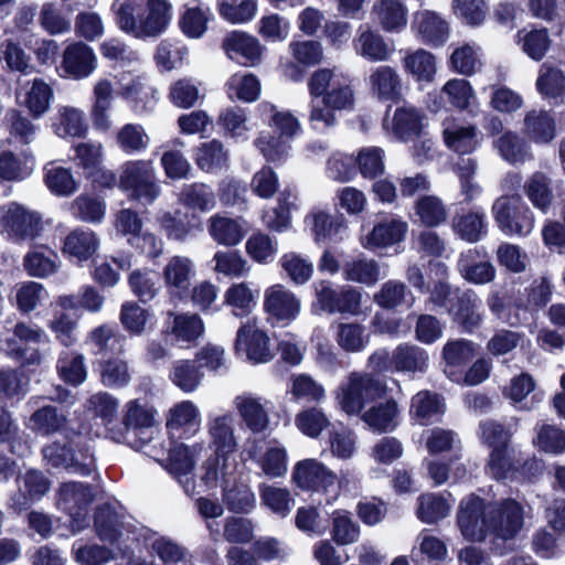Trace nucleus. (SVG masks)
I'll use <instances>...</instances> for the list:
<instances>
[{
	"instance_id": "nucleus-1",
	"label": "nucleus",
	"mask_w": 565,
	"mask_h": 565,
	"mask_svg": "<svg viewBox=\"0 0 565 565\" xmlns=\"http://www.w3.org/2000/svg\"><path fill=\"white\" fill-rule=\"evenodd\" d=\"M310 94V126L322 131L335 125L337 110H351L355 95L351 81L331 68L315 71L308 81Z\"/></svg>"
},
{
	"instance_id": "nucleus-2",
	"label": "nucleus",
	"mask_w": 565,
	"mask_h": 565,
	"mask_svg": "<svg viewBox=\"0 0 565 565\" xmlns=\"http://www.w3.org/2000/svg\"><path fill=\"white\" fill-rule=\"evenodd\" d=\"M113 11L119 30L138 40L160 36L172 20L169 0H115Z\"/></svg>"
},
{
	"instance_id": "nucleus-3",
	"label": "nucleus",
	"mask_w": 565,
	"mask_h": 565,
	"mask_svg": "<svg viewBox=\"0 0 565 565\" xmlns=\"http://www.w3.org/2000/svg\"><path fill=\"white\" fill-rule=\"evenodd\" d=\"M118 188L131 200L152 204L160 195L152 160H130L120 168Z\"/></svg>"
},
{
	"instance_id": "nucleus-4",
	"label": "nucleus",
	"mask_w": 565,
	"mask_h": 565,
	"mask_svg": "<svg viewBox=\"0 0 565 565\" xmlns=\"http://www.w3.org/2000/svg\"><path fill=\"white\" fill-rule=\"evenodd\" d=\"M386 386L367 374L351 373L337 393L339 407L348 415L360 414L366 404L382 398Z\"/></svg>"
},
{
	"instance_id": "nucleus-5",
	"label": "nucleus",
	"mask_w": 565,
	"mask_h": 565,
	"mask_svg": "<svg viewBox=\"0 0 565 565\" xmlns=\"http://www.w3.org/2000/svg\"><path fill=\"white\" fill-rule=\"evenodd\" d=\"M492 213L505 235L526 236L534 228V214L519 194L498 198L492 205Z\"/></svg>"
},
{
	"instance_id": "nucleus-6",
	"label": "nucleus",
	"mask_w": 565,
	"mask_h": 565,
	"mask_svg": "<svg viewBox=\"0 0 565 565\" xmlns=\"http://www.w3.org/2000/svg\"><path fill=\"white\" fill-rule=\"evenodd\" d=\"M315 311L358 316L361 312L362 294L356 288L343 286L333 288L332 282L319 280L313 285Z\"/></svg>"
},
{
	"instance_id": "nucleus-7",
	"label": "nucleus",
	"mask_w": 565,
	"mask_h": 565,
	"mask_svg": "<svg viewBox=\"0 0 565 565\" xmlns=\"http://www.w3.org/2000/svg\"><path fill=\"white\" fill-rule=\"evenodd\" d=\"M42 230L41 215L11 201L0 205V233L14 241L35 238Z\"/></svg>"
},
{
	"instance_id": "nucleus-8",
	"label": "nucleus",
	"mask_w": 565,
	"mask_h": 565,
	"mask_svg": "<svg viewBox=\"0 0 565 565\" xmlns=\"http://www.w3.org/2000/svg\"><path fill=\"white\" fill-rule=\"evenodd\" d=\"M204 443H194L186 445L184 443H172L168 458L163 467L172 475L190 495L195 493L193 471L198 457L204 450Z\"/></svg>"
},
{
	"instance_id": "nucleus-9",
	"label": "nucleus",
	"mask_w": 565,
	"mask_h": 565,
	"mask_svg": "<svg viewBox=\"0 0 565 565\" xmlns=\"http://www.w3.org/2000/svg\"><path fill=\"white\" fill-rule=\"evenodd\" d=\"M228 468L227 456L214 452V456L204 461L202 466L201 482L206 490L214 489L218 486L223 487L224 497L230 508L237 511H245L253 504V493L244 489L239 491V494L242 495L239 501H235L234 491L226 489L228 483L227 476L230 475Z\"/></svg>"
},
{
	"instance_id": "nucleus-10",
	"label": "nucleus",
	"mask_w": 565,
	"mask_h": 565,
	"mask_svg": "<svg viewBox=\"0 0 565 565\" xmlns=\"http://www.w3.org/2000/svg\"><path fill=\"white\" fill-rule=\"evenodd\" d=\"M235 352L253 364L268 363L274 359L270 339L255 319L244 322L236 332Z\"/></svg>"
},
{
	"instance_id": "nucleus-11",
	"label": "nucleus",
	"mask_w": 565,
	"mask_h": 565,
	"mask_svg": "<svg viewBox=\"0 0 565 565\" xmlns=\"http://www.w3.org/2000/svg\"><path fill=\"white\" fill-rule=\"evenodd\" d=\"M264 311L271 322L288 326L301 311L298 296L282 284H274L264 291Z\"/></svg>"
},
{
	"instance_id": "nucleus-12",
	"label": "nucleus",
	"mask_w": 565,
	"mask_h": 565,
	"mask_svg": "<svg viewBox=\"0 0 565 565\" xmlns=\"http://www.w3.org/2000/svg\"><path fill=\"white\" fill-rule=\"evenodd\" d=\"M457 523L462 536L468 541L482 542L488 533H491L488 505L476 495H469L461 501Z\"/></svg>"
},
{
	"instance_id": "nucleus-13",
	"label": "nucleus",
	"mask_w": 565,
	"mask_h": 565,
	"mask_svg": "<svg viewBox=\"0 0 565 565\" xmlns=\"http://www.w3.org/2000/svg\"><path fill=\"white\" fill-rule=\"evenodd\" d=\"M491 533L502 540H511L523 529L524 509L514 499L488 504Z\"/></svg>"
},
{
	"instance_id": "nucleus-14",
	"label": "nucleus",
	"mask_w": 565,
	"mask_h": 565,
	"mask_svg": "<svg viewBox=\"0 0 565 565\" xmlns=\"http://www.w3.org/2000/svg\"><path fill=\"white\" fill-rule=\"evenodd\" d=\"M234 408L246 428L262 434L270 426L271 402L252 392H243L233 399Z\"/></svg>"
},
{
	"instance_id": "nucleus-15",
	"label": "nucleus",
	"mask_w": 565,
	"mask_h": 565,
	"mask_svg": "<svg viewBox=\"0 0 565 565\" xmlns=\"http://www.w3.org/2000/svg\"><path fill=\"white\" fill-rule=\"evenodd\" d=\"M97 65L98 61L94 50L78 41L65 46L58 70L62 77L78 81L90 76Z\"/></svg>"
},
{
	"instance_id": "nucleus-16",
	"label": "nucleus",
	"mask_w": 565,
	"mask_h": 565,
	"mask_svg": "<svg viewBox=\"0 0 565 565\" xmlns=\"http://www.w3.org/2000/svg\"><path fill=\"white\" fill-rule=\"evenodd\" d=\"M156 415L157 411L147 403H141L140 399L129 401L125 405L124 428L108 429L109 437L117 443L126 441L128 440V433L138 434L152 428L156 423Z\"/></svg>"
},
{
	"instance_id": "nucleus-17",
	"label": "nucleus",
	"mask_w": 565,
	"mask_h": 565,
	"mask_svg": "<svg viewBox=\"0 0 565 565\" xmlns=\"http://www.w3.org/2000/svg\"><path fill=\"white\" fill-rule=\"evenodd\" d=\"M292 481L302 490L327 491L337 481V476L317 459L297 462L292 470Z\"/></svg>"
},
{
	"instance_id": "nucleus-18",
	"label": "nucleus",
	"mask_w": 565,
	"mask_h": 565,
	"mask_svg": "<svg viewBox=\"0 0 565 565\" xmlns=\"http://www.w3.org/2000/svg\"><path fill=\"white\" fill-rule=\"evenodd\" d=\"M443 138L447 148L459 154L473 152L481 141L476 125L452 117L446 118L443 122Z\"/></svg>"
},
{
	"instance_id": "nucleus-19",
	"label": "nucleus",
	"mask_w": 565,
	"mask_h": 565,
	"mask_svg": "<svg viewBox=\"0 0 565 565\" xmlns=\"http://www.w3.org/2000/svg\"><path fill=\"white\" fill-rule=\"evenodd\" d=\"M53 96L52 87L42 78L26 81L15 94L17 103L34 119L41 118L50 109Z\"/></svg>"
},
{
	"instance_id": "nucleus-20",
	"label": "nucleus",
	"mask_w": 565,
	"mask_h": 565,
	"mask_svg": "<svg viewBox=\"0 0 565 565\" xmlns=\"http://www.w3.org/2000/svg\"><path fill=\"white\" fill-rule=\"evenodd\" d=\"M222 47L228 58L244 65L259 63L264 51L257 38L237 30L225 35Z\"/></svg>"
},
{
	"instance_id": "nucleus-21",
	"label": "nucleus",
	"mask_w": 565,
	"mask_h": 565,
	"mask_svg": "<svg viewBox=\"0 0 565 565\" xmlns=\"http://www.w3.org/2000/svg\"><path fill=\"white\" fill-rule=\"evenodd\" d=\"M367 85L372 97L381 102L397 100L403 96V79L397 70L388 65L373 67Z\"/></svg>"
},
{
	"instance_id": "nucleus-22",
	"label": "nucleus",
	"mask_w": 565,
	"mask_h": 565,
	"mask_svg": "<svg viewBox=\"0 0 565 565\" xmlns=\"http://www.w3.org/2000/svg\"><path fill=\"white\" fill-rule=\"evenodd\" d=\"M194 276V262L186 256L175 255L170 257L162 269V277L168 291L180 299L188 294Z\"/></svg>"
},
{
	"instance_id": "nucleus-23",
	"label": "nucleus",
	"mask_w": 565,
	"mask_h": 565,
	"mask_svg": "<svg viewBox=\"0 0 565 565\" xmlns=\"http://www.w3.org/2000/svg\"><path fill=\"white\" fill-rule=\"evenodd\" d=\"M424 126V115L411 105L397 107L392 117H385L384 130L399 140L418 136Z\"/></svg>"
},
{
	"instance_id": "nucleus-24",
	"label": "nucleus",
	"mask_w": 565,
	"mask_h": 565,
	"mask_svg": "<svg viewBox=\"0 0 565 565\" xmlns=\"http://www.w3.org/2000/svg\"><path fill=\"white\" fill-rule=\"evenodd\" d=\"M248 231V222L243 217L233 218L214 214L207 221V232L211 238L226 247L238 245Z\"/></svg>"
},
{
	"instance_id": "nucleus-25",
	"label": "nucleus",
	"mask_w": 565,
	"mask_h": 565,
	"mask_svg": "<svg viewBox=\"0 0 565 565\" xmlns=\"http://www.w3.org/2000/svg\"><path fill=\"white\" fill-rule=\"evenodd\" d=\"M201 412L192 401L173 405L167 414L166 427L170 435L190 436L201 428Z\"/></svg>"
},
{
	"instance_id": "nucleus-26",
	"label": "nucleus",
	"mask_w": 565,
	"mask_h": 565,
	"mask_svg": "<svg viewBox=\"0 0 565 565\" xmlns=\"http://www.w3.org/2000/svg\"><path fill=\"white\" fill-rule=\"evenodd\" d=\"M305 224L315 236L316 242H342L348 236V226L339 217L322 210H313L305 217Z\"/></svg>"
},
{
	"instance_id": "nucleus-27",
	"label": "nucleus",
	"mask_w": 565,
	"mask_h": 565,
	"mask_svg": "<svg viewBox=\"0 0 565 565\" xmlns=\"http://www.w3.org/2000/svg\"><path fill=\"white\" fill-rule=\"evenodd\" d=\"M51 128L58 138H82L88 131L86 115L74 106H60L51 117Z\"/></svg>"
},
{
	"instance_id": "nucleus-28",
	"label": "nucleus",
	"mask_w": 565,
	"mask_h": 565,
	"mask_svg": "<svg viewBox=\"0 0 565 565\" xmlns=\"http://www.w3.org/2000/svg\"><path fill=\"white\" fill-rule=\"evenodd\" d=\"M412 28L416 36L427 45H440L446 42L449 35L447 21L429 10L415 13Z\"/></svg>"
},
{
	"instance_id": "nucleus-29",
	"label": "nucleus",
	"mask_w": 565,
	"mask_h": 565,
	"mask_svg": "<svg viewBox=\"0 0 565 565\" xmlns=\"http://www.w3.org/2000/svg\"><path fill=\"white\" fill-rule=\"evenodd\" d=\"M36 167L32 150L23 149L18 153L0 150V179L19 182L28 179Z\"/></svg>"
},
{
	"instance_id": "nucleus-30",
	"label": "nucleus",
	"mask_w": 565,
	"mask_h": 565,
	"mask_svg": "<svg viewBox=\"0 0 565 565\" xmlns=\"http://www.w3.org/2000/svg\"><path fill=\"white\" fill-rule=\"evenodd\" d=\"M371 17L390 33H399L407 25V8L401 0H374Z\"/></svg>"
},
{
	"instance_id": "nucleus-31",
	"label": "nucleus",
	"mask_w": 565,
	"mask_h": 565,
	"mask_svg": "<svg viewBox=\"0 0 565 565\" xmlns=\"http://www.w3.org/2000/svg\"><path fill=\"white\" fill-rule=\"evenodd\" d=\"M454 300L455 302H451L448 308L454 321L468 332L479 327L482 321L481 300L472 291H457Z\"/></svg>"
},
{
	"instance_id": "nucleus-32",
	"label": "nucleus",
	"mask_w": 565,
	"mask_h": 565,
	"mask_svg": "<svg viewBox=\"0 0 565 565\" xmlns=\"http://www.w3.org/2000/svg\"><path fill=\"white\" fill-rule=\"evenodd\" d=\"M207 431L214 452L228 456L236 451L237 439L235 437L234 417L231 413L211 417L207 423Z\"/></svg>"
},
{
	"instance_id": "nucleus-33",
	"label": "nucleus",
	"mask_w": 565,
	"mask_h": 565,
	"mask_svg": "<svg viewBox=\"0 0 565 565\" xmlns=\"http://www.w3.org/2000/svg\"><path fill=\"white\" fill-rule=\"evenodd\" d=\"M43 182L55 196L68 198L79 189V180L72 168L63 167L56 161H50L43 167Z\"/></svg>"
},
{
	"instance_id": "nucleus-34",
	"label": "nucleus",
	"mask_w": 565,
	"mask_h": 565,
	"mask_svg": "<svg viewBox=\"0 0 565 565\" xmlns=\"http://www.w3.org/2000/svg\"><path fill=\"white\" fill-rule=\"evenodd\" d=\"M100 246L98 235L89 230L77 227L64 238L62 252L77 263L88 260Z\"/></svg>"
},
{
	"instance_id": "nucleus-35",
	"label": "nucleus",
	"mask_w": 565,
	"mask_h": 565,
	"mask_svg": "<svg viewBox=\"0 0 565 565\" xmlns=\"http://www.w3.org/2000/svg\"><path fill=\"white\" fill-rule=\"evenodd\" d=\"M166 333L171 335L177 343H193L205 331L202 318L196 313L169 312Z\"/></svg>"
},
{
	"instance_id": "nucleus-36",
	"label": "nucleus",
	"mask_w": 565,
	"mask_h": 565,
	"mask_svg": "<svg viewBox=\"0 0 565 565\" xmlns=\"http://www.w3.org/2000/svg\"><path fill=\"white\" fill-rule=\"evenodd\" d=\"M408 225L401 220L392 218L376 224L373 230L361 239L364 248L373 250L386 248L402 242Z\"/></svg>"
},
{
	"instance_id": "nucleus-37",
	"label": "nucleus",
	"mask_w": 565,
	"mask_h": 565,
	"mask_svg": "<svg viewBox=\"0 0 565 565\" xmlns=\"http://www.w3.org/2000/svg\"><path fill=\"white\" fill-rule=\"evenodd\" d=\"M402 65L404 72L418 83H431L437 73L436 56L425 49L407 50Z\"/></svg>"
},
{
	"instance_id": "nucleus-38",
	"label": "nucleus",
	"mask_w": 565,
	"mask_h": 565,
	"mask_svg": "<svg viewBox=\"0 0 565 565\" xmlns=\"http://www.w3.org/2000/svg\"><path fill=\"white\" fill-rule=\"evenodd\" d=\"M522 132L531 141L546 145L556 137V122L548 111L532 109L524 116Z\"/></svg>"
},
{
	"instance_id": "nucleus-39",
	"label": "nucleus",
	"mask_w": 565,
	"mask_h": 565,
	"mask_svg": "<svg viewBox=\"0 0 565 565\" xmlns=\"http://www.w3.org/2000/svg\"><path fill=\"white\" fill-rule=\"evenodd\" d=\"M115 88L108 78H99L93 88V106L90 118L94 127L106 131L111 127L109 110L114 99Z\"/></svg>"
},
{
	"instance_id": "nucleus-40",
	"label": "nucleus",
	"mask_w": 565,
	"mask_h": 565,
	"mask_svg": "<svg viewBox=\"0 0 565 565\" xmlns=\"http://www.w3.org/2000/svg\"><path fill=\"white\" fill-rule=\"evenodd\" d=\"M146 546L162 565H185L190 557L188 550L181 544L154 532L146 537Z\"/></svg>"
},
{
	"instance_id": "nucleus-41",
	"label": "nucleus",
	"mask_w": 565,
	"mask_h": 565,
	"mask_svg": "<svg viewBox=\"0 0 565 565\" xmlns=\"http://www.w3.org/2000/svg\"><path fill=\"white\" fill-rule=\"evenodd\" d=\"M398 405L390 398L384 403L372 405L362 413L363 423L374 433H387L394 430L398 425Z\"/></svg>"
},
{
	"instance_id": "nucleus-42",
	"label": "nucleus",
	"mask_w": 565,
	"mask_h": 565,
	"mask_svg": "<svg viewBox=\"0 0 565 565\" xmlns=\"http://www.w3.org/2000/svg\"><path fill=\"white\" fill-rule=\"evenodd\" d=\"M354 47L358 55L370 62H386L394 53V47L381 34L369 28L360 29Z\"/></svg>"
},
{
	"instance_id": "nucleus-43",
	"label": "nucleus",
	"mask_w": 565,
	"mask_h": 565,
	"mask_svg": "<svg viewBox=\"0 0 565 565\" xmlns=\"http://www.w3.org/2000/svg\"><path fill=\"white\" fill-rule=\"evenodd\" d=\"M67 424V416L51 405L38 408L25 423L31 431L45 437L63 433Z\"/></svg>"
},
{
	"instance_id": "nucleus-44",
	"label": "nucleus",
	"mask_w": 565,
	"mask_h": 565,
	"mask_svg": "<svg viewBox=\"0 0 565 565\" xmlns=\"http://www.w3.org/2000/svg\"><path fill=\"white\" fill-rule=\"evenodd\" d=\"M428 352L415 344H401L392 353V366L397 372L424 374L428 370Z\"/></svg>"
},
{
	"instance_id": "nucleus-45",
	"label": "nucleus",
	"mask_w": 565,
	"mask_h": 565,
	"mask_svg": "<svg viewBox=\"0 0 565 565\" xmlns=\"http://www.w3.org/2000/svg\"><path fill=\"white\" fill-rule=\"evenodd\" d=\"M444 411V401L436 393L420 391L412 397L409 414L419 425L438 420Z\"/></svg>"
},
{
	"instance_id": "nucleus-46",
	"label": "nucleus",
	"mask_w": 565,
	"mask_h": 565,
	"mask_svg": "<svg viewBox=\"0 0 565 565\" xmlns=\"http://www.w3.org/2000/svg\"><path fill=\"white\" fill-rule=\"evenodd\" d=\"M50 489L47 478L36 470L28 471L19 481V492L13 497V505L24 510L30 502L39 500Z\"/></svg>"
},
{
	"instance_id": "nucleus-47",
	"label": "nucleus",
	"mask_w": 565,
	"mask_h": 565,
	"mask_svg": "<svg viewBox=\"0 0 565 565\" xmlns=\"http://www.w3.org/2000/svg\"><path fill=\"white\" fill-rule=\"evenodd\" d=\"M223 301L231 308L233 316L243 318L256 308L257 291L248 282H234L224 291Z\"/></svg>"
},
{
	"instance_id": "nucleus-48",
	"label": "nucleus",
	"mask_w": 565,
	"mask_h": 565,
	"mask_svg": "<svg viewBox=\"0 0 565 565\" xmlns=\"http://www.w3.org/2000/svg\"><path fill=\"white\" fill-rule=\"evenodd\" d=\"M334 340L347 353H359L370 343V333L365 326L358 322H340L335 326Z\"/></svg>"
},
{
	"instance_id": "nucleus-49",
	"label": "nucleus",
	"mask_w": 565,
	"mask_h": 565,
	"mask_svg": "<svg viewBox=\"0 0 565 565\" xmlns=\"http://www.w3.org/2000/svg\"><path fill=\"white\" fill-rule=\"evenodd\" d=\"M499 154L511 164H519L533 159L529 142L514 131H505L494 142Z\"/></svg>"
},
{
	"instance_id": "nucleus-50",
	"label": "nucleus",
	"mask_w": 565,
	"mask_h": 565,
	"mask_svg": "<svg viewBox=\"0 0 565 565\" xmlns=\"http://www.w3.org/2000/svg\"><path fill=\"white\" fill-rule=\"evenodd\" d=\"M194 159L201 170L216 173L228 166L230 156L222 141L212 139L198 147Z\"/></svg>"
},
{
	"instance_id": "nucleus-51",
	"label": "nucleus",
	"mask_w": 565,
	"mask_h": 565,
	"mask_svg": "<svg viewBox=\"0 0 565 565\" xmlns=\"http://www.w3.org/2000/svg\"><path fill=\"white\" fill-rule=\"evenodd\" d=\"M204 377V373L195 360L175 361L169 373V379L179 390L185 394L195 392Z\"/></svg>"
},
{
	"instance_id": "nucleus-52",
	"label": "nucleus",
	"mask_w": 565,
	"mask_h": 565,
	"mask_svg": "<svg viewBox=\"0 0 565 565\" xmlns=\"http://www.w3.org/2000/svg\"><path fill=\"white\" fill-rule=\"evenodd\" d=\"M524 193L534 207L547 212L554 201L552 180L543 172L532 173L524 185Z\"/></svg>"
},
{
	"instance_id": "nucleus-53",
	"label": "nucleus",
	"mask_w": 565,
	"mask_h": 565,
	"mask_svg": "<svg viewBox=\"0 0 565 565\" xmlns=\"http://www.w3.org/2000/svg\"><path fill=\"white\" fill-rule=\"evenodd\" d=\"M72 215L85 223H102L106 214V203L103 199L82 193L70 203Z\"/></svg>"
},
{
	"instance_id": "nucleus-54",
	"label": "nucleus",
	"mask_w": 565,
	"mask_h": 565,
	"mask_svg": "<svg viewBox=\"0 0 565 565\" xmlns=\"http://www.w3.org/2000/svg\"><path fill=\"white\" fill-rule=\"evenodd\" d=\"M342 275L348 281L365 286L375 285L384 276L381 274L379 263L371 258H356L347 262Z\"/></svg>"
},
{
	"instance_id": "nucleus-55",
	"label": "nucleus",
	"mask_w": 565,
	"mask_h": 565,
	"mask_svg": "<svg viewBox=\"0 0 565 565\" xmlns=\"http://www.w3.org/2000/svg\"><path fill=\"white\" fill-rule=\"evenodd\" d=\"M93 501L90 488L82 482H65L58 490L57 505L63 511L85 510Z\"/></svg>"
},
{
	"instance_id": "nucleus-56",
	"label": "nucleus",
	"mask_w": 565,
	"mask_h": 565,
	"mask_svg": "<svg viewBox=\"0 0 565 565\" xmlns=\"http://www.w3.org/2000/svg\"><path fill=\"white\" fill-rule=\"evenodd\" d=\"M60 267V258L55 252L40 247L29 252L24 257V268L30 276L46 277Z\"/></svg>"
},
{
	"instance_id": "nucleus-57",
	"label": "nucleus",
	"mask_w": 565,
	"mask_h": 565,
	"mask_svg": "<svg viewBox=\"0 0 565 565\" xmlns=\"http://www.w3.org/2000/svg\"><path fill=\"white\" fill-rule=\"evenodd\" d=\"M131 377V371L126 360L111 358L100 363L99 380L106 387L124 388L129 385Z\"/></svg>"
},
{
	"instance_id": "nucleus-58",
	"label": "nucleus",
	"mask_w": 565,
	"mask_h": 565,
	"mask_svg": "<svg viewBox=\"0 0 565 565\" xmlns=\"http://www.w3.org/2000/svg\"><path fill=\"white\" fill-rule=\"evenodd\" d=\"M118 94L134 103L137 110H147V105L151 100H156V92L150 87H146L140 78L122 75L118 79Z\"/></svg>"
},
{
	"instance_id": "nucleus-59",
	"label": "nucleus",
	"mask_w": 565,
	"mask_h": 565,
	"mask_svg": "<svg viewBox=\"0 0 565 565\" xmlns=\"http://www.w3.org/2000/svg\"><path fill=\"white\" fill-rule=\"evenodd\" d=\"M279 265L290 281L298 286L307 284L313 275L312 262L296 252L285 253L279 259Z\"/></svg>"
},
{
	"instance_id": "nucleus-60",
	"label": "nucleus",
	"mask_w": 565,
	"mask_h": 565,
	"mask_svg": "<svg viewBox=\"0 0 565 565\" xmlns=\"http://www.w3.org/2000/svg\"><path fill=\"white\" fill-rule=\"evenodd\" d=\"M218 14L231 24H243L254 19L257 12L256 0H217Z\"/></svg>"
},
{
	"instance_id": "nucleus-61",
	"label": "nucleus",
	"mask_w": 565,
	"mask_h": 565,
	"mask_svg": "<svg viewBox=\"0 0 565 565\" xmlns=\"http://www.w3.org/2000/svg\"><path fill=\"white\" fill-rule=\"evenodd\" d=\"M179 201L185 206L209 212L216 205V199L213 190L205 183H192L184 185L179 195Z\"/></svg>"
},
{
	"instance_id": "nucleus-62",
	"label": "nucleus",
	"mask_w": 565,
	"mask_h": 565,
	"mask_svg": "<svg viewBox=\"0 0 565 565\" xmlns=\"http://www.w3.org/2000/svg\"><path fill=\"white\" fill-rule=\"evenodd\" d=\"M214 271L231 278L246 277L250 273L248 262L238 250H218L213 256Z\"/></svg>"
},
{
	"instance_id": "nucleus-63",
	"label": "nucleus",
	"mask_w": 565,
	"mask_h": 565,
	"mask_svg": "<svg viewBox=\"0 0 565 565\" xmlns=\"http://www.w3.org/2000/svg\"><path fill=\"white\" fill-rule=\"evenodd\" d=\"M516 43L533 61H541L551 46V39L545 29L521 30L516 34Z\"/></svg>"
},
{
	"instance_id": "nucleus-64",
	"label": "nucleus",
	"mask_w": 565,
	"mask_h": 565,
	"mask_svg": "<svg viewBox=\"0 0 565 565\" xmlns=\"http://www.w3.org/2000/svg\"><path fill=\"white\" fill-rule=\"evenodd\" d=\"M535 86L544 97H559L565 93V75L559 68L544 63L539 70Z\"/></svg>"
}]
</instances>
